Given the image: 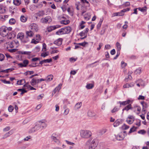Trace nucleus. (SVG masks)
<instances>
[{"instance_id": "1a4fd4ad", "label": "nucleus", "mask_w": 149, "mask_h": 149, "mask_svg": "<svg viewBox=\"0 0 149 149\" xmlns=\"http://www.w3.org/2000/svg\"><path fill=\"white\" fill-rule=\"evenodd\" d=\"M61 26L57 25L54 26H50L47 28V30L48 32H50L53 30H54L57 28H59Z\"/></svg>"}, {"instance_id": "8fccbe9b", "label": "nucleus", "mask_w": 149, "mask_h": 149, "mask_svg": "<svg viewBox=\"0 0 149 149\" xmlns=\"http://www.w3.org/2000/svg\"><path fill=\"white\" fill-rule=\"evenodd\" d=\"M69 109L67 108L65 109L64 112L63 114L65 115H67L69 113Z\"/></svg>"}, {"instance_id": "79ce46f5", "label": "nucleus", "mask_w": 149, "mask_h": 149, "mask_svg": "<svg viewBox=\"0 0 149 149\" xmlns=\"http://www.w3.org/2000/svg\"><path fill=\"white\" fill-rule=\"evenodd\" d=\"M15 23V20L13 18H11L9 21V23L10 24H14Z\"/></svg>"}, {"instance_id": "0eeeda50", "label": "nucleus", "mask_w": 149, "mask_h": 149, "mask_svg": "<svg viewBox=\"0 0 149 149\" xmlns=\"http://www.w3.org/2000/svg\"><path fill=\"white\" fill-rule=\"evenodd\" d=\"M29 28L30 30L34 32L37 31L38 30V26L36 24L34 23L31 24Z\"/></svg>"}, {"instance_id": "a18cd8bd", "label": "nucleus", "mask_w": 149, "mask_h": 149, "mask_svg": "<svg viewBox=\"0 0 149 149\" xmlns=\"http://www.w3.org/2000/svg\"><path fill=\"white\" fill-rule=\"evenodd\" d=\"M136 128L134 126L133 127L131 128L130 130V131L129 132V134L131 133L136 131Z\"/></svg>"}, {"instance_id": "864d4df0", "label": "nucleus", "mask_w": 149, "mask_h": 149, "mask_svg": "<svg viewBox=\"0 0 149 149\" xmlns=\"http://www.w3.org/2000/svg\"><path fill=\"white\" fill-rule=\"evenodd\" d=\"M14 107L11 105H10L8 107V110L9 112H11L13 110Z\"/></svg>"}, {"instance_id": "4c0bfd02", "label": "nucleus", "mask_w": 149, "mask_h": 149, "mask_svg": "<svg viewBox=\"0 0 149 149\" xmlns=\"http://www.w3.org/2000/svg\"><path fill=\"white\" fill-rule=\"evenodd\" d=\"M24 86L25 87H27L28 88H30V89L31 90H36V89L35 88H34L33 87L31 86L30 85H29L28 84V83H26V84H25Z\"/></svg>"}, {"instance_id": "ddd939ff", "label": "nucleus", "mask_w": 149, "mask_h": 149, "mask_svg": "<svg viewBox=\"0 0 149 149\" xmlns=\"http://www.w3.org/2000/svg\"><path fill=\"white\" fill-rule=\"evenodd\" d=\"M130 9L129 8H126L124 9L123 10H121L120 12H118V16H122L124 15V13L126 11H129Z\"/></svg>"}, {"instance_id": "e2e57ef3", "label": "nucleus", "mask_w": 149, "mask_h": 149, "mask_svg": "<svg viewBox=\"0 0 149 149\" xmlns=\"http://www.w3.org/2000/svg\"><path fill=\"white\" fill-rule=\"evenodd\" d=\"M65 141L66 143L68 145L72 146H73L74 145V143L69 141L67 140H65Z\"/></svg>"}, {"instance_id": "c03bdc74", "label": "nucleus", "mask_w": 149, "mask_h": 149, "mask_svg": "<svg viewBox=\"0 0 149 149\" xmlns=\"http://www.w3.org/2000/svg\"><path fill=\"white\" fill-rule=\"evenodd\" d=\"M4 55L1 53H0V61H3L5 58Z\"/></svg>"}, {"instance_id": "69168bd1", "label": "nucleus", "mask_w": 149, "mask_h": 149, "mask_svg": "<svg viewBox=\"0 0 149 149\" xmlns=\"http://www.w3.org/2000/svg\"><path fill=\"white\" fill-rule=\"evenodd\" d=\"M87 44V42H84L80 43L78 44V45H79L82 46H84L86 44Z\"/></svg>"}, {"instance_id": "412c9836", "label": "nucleus", "mask_w": 149, "mask_h": 149, "mask_svg": "<svg viewBox=\"0 0 149 149\" xmlns=\"http://www.w3.org/2000/svg\"><path fill=\"white\" fill-rule=\"evenodd\" d=\"M9 10L12 14L16 13L17 11V9L15 6H11L9 8Z\"/></svg>"}, {"instance_id": "603ef678", "label": "nucleus", "mask_w": 149, "mask_h": 149, "mask_svg": "<svg viewBox=\"0 0 149 149\" xmlns=\"http://www.w3.org/2000/svg\"><path fill=\"white\" fill-rule=\"evenodd\" d=\"M10 127L9 126H7L3 129V131L4 132H6L10 130Z\"/></svg>"}, {"instance_id": "052dcab7", "label": "nucleus", "mask_w": 149, "mask_h": 149, "mask_svg": "<svg viewBox=\"0 0 149 149\" xmlns=\"http://www.w3.org/2000/svg\"><path fill=\"white\" fill-rule=\"evenodd\" d=\"M43 48H42V50L43 51H46L47 49H46V45L45 43H43L42 44Z\"/></svg>"}, {"instance_id": "aec40b11", "label": "nucleus", "mask_w": 149, "mask_h": 149, "mask_svg": "<svg viewBox=\"0 0 149 149\" xmlns=\"http://www.w3.org/2000/svg\"><path fill=\"white\" fill-rule=\"evenodd\" d=\"M131 102V101L130 100H128L127 101L123 102L119 101L118 103L120 104V107L121 105L125 106L127 104H129Z\"/></svg>"}, {"instance_id": "9b49d317", "label": "nucleus", "mask_w": 149, "mask_h": 149, "mask_svg": "<svg viewBox=\"0 0 149 149\" xmlns=\"http://www.w3.org/2000/svg\"><path fill=\"white\" fill-rule=\"evenodd\" d=\"M134 111L138 115L141 110V108L139 106L136 105L134 106L133 108Z\"/></svg>"}, {"instance_id": "cd10ccee", "label": "nucleus", "mask_w": 149, "mask_h": 149, "mask_svg": "<svg viewBox=\"0 0 149 149\" xmlns=\"http://www.w3.org/2000/svg\"><path fill=\"white\" fill-rule=\"evenodd\" d=\"M27 19V17L24 15H22L20 17V19L21 21L23 22H25Z\"/></svg>"}, {"instance_id": "2f4dec72", "label": "nucleus", "mask_w": 149, "mask_h": 149, "mask_svg": "<svg viewBox=\"0 0 149 149\" xmlns=\"http://www.w3.org/2000/svg\"><path fill=\"white\" fill-rule=\"evenodd\" d=\"M25 82L24 79L18 80L17 81V84L19 85H23Z\"/></svg>"}, {"instance_id": "a878e982", "label": "nucleus", "mask_w": 149, "mask_h": 149, "mask_svg": "<svg viewBox=\"0 0 149 149\" xmlns=\"http://www.w3.org/2000/svg\"><path fill=\"white\" fill-rule=\"evenodd\" d=\"M61 18L63 19H64L62 20L61 21V23L62 24H67L69 23V21L68 20H67L64 18V17H62Z\"/></svg>"}, {"instance_id": "473e14b6", "label": "nucleus", "mask_w": 149, "mask_h": 149, "mask_svg": "<svg viewBox=\"0 0 149 149\" xmlns=\"http://www.w3.org/2000/svg\"><path fill=\"white\" fill-rule=\"evenodd\" d=\"M13 3L16 6H19L21 3V1L20 0H13Z\"/></svg>"}, {"instance_id": "bb28decb", "label": "nucleus", "mask_w": 149, "mask_h": 149, "mask_svg": "<svg viewBox=\"0 0 149 149\" xmlns=\"http://www.w3.org/2000/svg\"><path fill=\"white\" fill-rule=\"evenodd\" d=\"M7 35L8 38L10 39H12V38H14L15 36V35L14 34L13 32L8 33Z\"/></svg>"}, {"instance_id": "09e8293b", "label": "nucleus", "mask_w": 149, "mask_h": 149, "mask_svg": "<svg viewBox=\"0 0 149 149\" xmlns=\"http://www.w3.org/2000/svg\"><path fill=\"white\" fill-rule=\"evenodd\" d=\"M138 9L139 10L143 12H144L146 10V7H144L142 8H138Z\"/></svg>"}, {"instance_id": "dca6fc26", "label": "nucleus", "mask_w": 149, "mask_h": 149, "mask_svg": "<svg viewBox=\"0 0 149 149\" xmlns=\"http://www.w3.org/2000/svg\"><path fill=\"white\" fill-rule=\"evenodd\" d=\"M29 63V61L27 60H25L23 61V63H19L18 65L21 67H25Z\"/></svg>"}, {"instance_id": "5701e85b", "label": "nucleus", "mask_w": 149, "mask_h": 149, "mask_svg": "<svg viewBox=\"0 0 149 149\" xmlns=\"http://www.w3.org/2000/svg\"><path fill=\"white\" fill-rule=\"evenodd\" d=\"M13 133V131L10 130L8 132L6 133L3 136V139H4L9 137L10 135H11Z\"/></svg>"}, {"instance_id": "6e6d98bb", "label": "nucleus", "mask_w": 149, "mask_h": 149, "mask_svg": "<svg viewBox=\"0 0 149 149\" xmlns=\"http://www.w3.org/2000/svg\"><path fill=\"white\" fill-rule=\"evenodd\" d=\"M120 122L118 120H116L113 123V126L114 127H116L119 125Z\"/></svg>"}, {"instance_id": "f704fd0d", "label": "nucleus", "mask_w": 149, "mask_h": 149, "mask_svg": "<svg viewBox=\"0 0 149 149\" xmlns=\"http://www.w3.org/2000/svg\"><path fill=\"white\" fill-rule=\"evenodd\" d=\"M81 102H79L77 103L75 106V108L77 109H79L81 107Z\"/></svg>"}, {"instance_id": "4be33fe9", "label": "nucleus", "mask_w": 149, "mask_h": 149, "mask_svg": "<svg viewBox=\"0 0 149 149\" xmlns=\"http://www.w3.org/2000/svg\"><path fill=\"white\" fill-rule=\"evenodd\" d=\"M62 38H59L54 41V44L58 46L60 45L62 43Z\"/></svg>"}, {"instance_id": "6ab92c4d", "label": "nucleus", "mask_w": 149, "mask_h": 149, "mask_svg": "<svg viewBox=\"0 0 149 149\" xmlns=\"http://www.w3.org/2000/svg\"><path fill=\"white\" fill-rule=\"evenodd\" d=\"M62 84H60L58 86L56 87L55 89L53 91L52 94V95L55 94L56 92L57 91H59L61 89Z\"/></svg>"}, {"instance_id": "37998d69", "label": "nucleus", "mask_w": 149, "mask_h": 149, "mask_svg": "<svg viewBox=\"0 0 149 149\" xmlns=\"http://www.w3.org/2000/svg\"><path fill=\"white\" fill-rule=\"evenodd\" d=\"M39 17L42 16L44 15V12L43 11H39L36 14Z\"/></svg>"}, {"instance_id": "f03ea898", "label": "nucleus", "mask_w": 149, "mask_h": 149, "mask_svg": "<svg viewBox=\"0 0 149 149\" xmlns=\"http://www.w3.org/2000/svg\"><path fill=\"white\" fill-rule=\"evenodd\" d=\"M91 132L88 130H81L80 131V135L82 138L88 139L92 135Z\"/></svg>"}, {"instance_id": "ea45409f", "label": "nucleus", "mask_w": 149, "mask_h": 149, "mask_svg": "<svg viewBox=\"0 0 149 149\" xmlns=\"http://www.w3.org/2000/svg\"><path fill=\"white\" fill-rule=\"evenodd\" d=\"M116 46L118 49L117 51L120 52V51L121 49V45L119 43L117 42L116 43Z\"/></svg>"}, {"instance_id": "4468645a", "label": "nucleus", "mask_w": 149, "mask_h": 149, "mask_svg": "<svg viewBox=\"0 0 149 149\" xmlns=\"http://www.w3.org/2000/svg\"><path fill=\"white\" fill-rule=\"evenodd\" d=\"M39 83V79H36V78H33L30 81L31 85L34 86L36 85L37 83Z\"/></svg>"}, {"instance_id": "c9c22d12", "label": "nucleus", "mask_w": 149, "mask_h": 149, "mask_svg": "<svg viewBox=\"0 0 149 149\" xmlns=\"http://www.w3.org/2000/svg\"><path fill=\"white\" fill-rule=\"evenodd\" d=\"M34 127L36 131L39 130L40 129H41V127L38 123Z\"/></svg>"}, {"instance_id": "c85d7f7f", "label": "nucleus", "mask_w": 149, "mask_h": 149, "mask_svg": "<svg viewBox=\"0 0 149 149\" xmlns=\"http://www.w3.org/2000/svg\"><path fill=\"white\" fill-rule=\"evenodd\" d=\"M31 53V52L29 51H20L19 54H24L30 55Z\"/></svg>"}, {"instance_id": "bf43d9fd", "label": "nucleus", "mask_w": 149, "mask_h": 149, "mask_svg": "<svg viewBox=\"0 0 149 149\" xmlns=\"http://www.w3.org/2000/svg\"><path fill=\"white\" fill-rule=\"evenodd\" d=\"M146 131L144 130H141L139 131L138 132V133L139 134H144L146 133Z\"/></svg>"}, {"instance_id": "774afa93", "label": "nucleus", "mask_w": 149, "mask_h": 149, "mask_svg": "<svg viewBox=\"0 0 149 149\" xmlns=\"http://www.w3.org/2000/svg\"><path fill=\"white\" fill-rule=\"evenodd\" d=\"M138 99L139 100H144L145 99V97L143 95H140L139 97L138 98Z\"/></svg>"}, {"instance_id": "3c124183", "label": "nucleus", "mask_w": 149, "mask_h": 149, "mask_svg": "<svg viewBox=\"0 0 149 149\" xmlns=\"http://www.w3.org/2000/svg\"><path fill=\"white\" fill-rule=\"evenodd\" d=\"M129 128V126L126 125L125 124H124L122 126V128L123 130H127Z\"/></svg>"}, {"instance_id": "72a5a7b5", "label": "nucleus", "mask_w": 149, "mask_h": 149, "mask_svg": "<svg viewBox=\"0 0 149 149\" xmlns=\"http://www.w3.org/2000/svg\"><path fill=\"white\" fill-rule=\"evenodd\" d=\"M53 78V76L52 74H50L48 75L46 79V81H50L52 80Z\"/></svg>"}, {"instance_id": "7c9ffc66", "label": "nucleus", "mask_w": 149, "mask_h": 149, "mask_svg": "<svg viewBox=\"0 0 149 149\" xmlns=\"http://www.w3.org/2000/svg\"><path fill=\"white\" fill-rule=\"evenodd\" d=\"M94 84H88L86 86V88L88 89H92L94 87Z\"/></svg>"}, {"instance_id": "393cba45", "label": "nucleus", "mask_w": 149, "mask_h": 149, "mask_svg": "<svg viewBox=\"0 0 149 149\" xmlns=\"http://www.w3.org/2000/svg\"><path fill=\"white\" fill-rule=\"evenodd\" d=\"M132 105L131 104H129L127 106H126L124 109H123V111L124 110H126V111H128L129 109H132Z\"/></svg>"}, {"instance_id": "0e129e2a", "label": "nucleus", "mask_w": 149, "mask_h": 149, "mask_svg": "<svg viewBox=\"0 0 149 149\" xmlns=\"http://www.w3.org/2000/svg\"><path fill=\"white\" fill-rule=\"evenodd\" d=\"M118 109V108L117 107H116L114 108L111 111V112L112 113H114L115 112L117 111Z\"/></svg>"}, {"instance_id": "4d7b16f0", "label": "nucleus", "mask_w": 149, "mask_h": 149, "mask_svg": "<svg viewBox=\"0 0 149 149\" xmlns=\"http://www.w3.org/2000/svg\"><path fill=\"white\" fill-rule=\"evenodd\" d=\"M52 59L50 58L49 59H47L43 60V62L44 63H50L52 61Z\"/></svg>"}, {"instance_id": "6e6552de", "label": "nucleus", "mask_w": 149, "mask_h": 149, "mask_svg": "<svg viewBox=\"0 0 149 149\" xmlns=\"http://www.w3.org/2000/svg\"><path fill=\"white\" fill-rule=\"evenodd\" d=\"M47 121L45 120H42L38 122V123L41 128V130L45 128L47 126Z\"/></svg>"}, {"instance_id": "5fc2aeb1", "label": "nucleus", "mask_w": 149, "mask_h": 149, "mask_svg": "<svg viewBox=\"0 0 149 149\" xmlns=\"http://www.w3.org/2000/svg\"><path fill=\"white\" fill-rule=\"evenodd\" d=\"M121 67L122 68H124L127 65V64L124 62L123 61H122L121 62Z\"/></svg>"}, {"instance_id": "7ed1b4c3", "label": "nucleus", "mask_w": 149, "mask_h": 149, "mask_svg": "<svg viewBox=\"0 0 149 149\" xmlns=\"http://www.w3.org/2000/svg\"><path fill=\"white\" fill-rule=\"evenodd\" d=\"M85 145L88 147V149H95L97 146L95 143V140L93 139L92 141L88 140L86 143Z\"/></svg>"}, {"instance_id": "f257e3e1", "label": "nucleus", "mask_w": 149, "mask_h": 149, "mask_svg": "<svg viewBox=\"0 0 149 149\" xmlns=\"http://www.w3.org/2000/svg\"><path fill=\"white\" fill-rule=\"evenodd\" d=\"M72 30L70 26H67L61 28L56 33V34L60 35H61L69 33Z\"/></svg>"}, {"instance_id": "f8f14e48", "label": "nucleus", "mask_w": 149, "mask_h": 149, "mask_svg": "<svg viewBox=\"0 0 149 149\" xmlns=\"http://www.w3.org/2000/svg\"><path fill=\"white\" fill-rule=\"evenodd\" d=\"M15 42V41L6 42V43L5 44V46H6V48L7 49H8V48H13L14 47V45Z\"/></svg>"}, {"instance_id": "a211bd4d", "label": "nucleus", "mask_w": 149, "mask_h": 149, "mask_svg": "<svg viewBox=\"0 0 149 149\" xmlns=\"http://www.w3.org/2000/svg\"><path fill=\"white\" fill-rule=\"evenodd\" d=\"M123 133H121L116 136V139L118 140H121L123 139L125 136L124 135H123Z\"/></svg>"}, {"instance_id": "58836bf2", "label": "nucleus", "mask_w": 149, "mask_h": 149, "mask_svg": "<svg viewBox=\"0 0 149 149\" xmlns=\"http://www.w3.org/2000/svg\"><path fill=\"white\" fill-rule=\"evenodd\" d=\"M84 19L86 20H89L90 18V16L89 15V14L88 13L87 14H86L84 16Z\"/></svg>"}, {"instance_id": "de8ad7c7", "label": "nucleus", "mask_w": 149, "mask_h": 149, "mask_svg": "<svg viewBox=\"0 0 149 149\" xmlns=\"http://www.w3.org/2000/svg\"><path fill=\"white\" fill-rule=\"evenodd\" d=\"M49 53L47 52H43L41 54V56L44 57H45L47 56L48 55Z\"/></svg>"}, {"instance_id": "423d86ee", "label": "nucleus", "mask_w": 149, "mask_h": 149, "mask_svg": "<svg viewBox=\"0 0 149 149\" xmlns=\"http://www.w3.org/2000/svg\"><path fill=\"white\" fill-rule=\"evenodd\" d=\"M17 38L19 39L22 42L26 43L28 41V39H26V37H25L24 34L22 33H18L17 36Z\"/></svg>"}, {"instance_id": "f3484780", "label": "nucleus", "mask_w": 149, "mask_h": 149, "mask_svg": "<svg viewBox=\"0 0 149 149\" xmlns=\"http://www.w3.org/2000/svg\"><path fill=\"white\" fill-rule=\"evenodd\" d=\"M89 30V29L88 28H86L85 30L81 32L80 33H79V35L81 36H86L87 33L88 32V31Z\"/></svg>"}, {"instance_id": "49530a36", "label": "nucleus", "mask_w": 149, "mask_h": 149, "mask_svg": "<svg viewBox=\"0 0 149 149\" xmlns=\"http://www.w3.org/2000/svg\"><path fill=\"white\" fill-rule=\"evenodd\" d=\"M141 72V69L140 68H139L136 69L135 71V73L136 74H139Z\"/></svg>"}, {"instance_id": "e433bc0d", "label": "nucleus", "mask_w": 149, "mask_h": 149, "mask_svg": "<svg viewBox=\"0 0 149 149\" xmlns=\"http://www.w3.org/2000/svg\"><path fill=\"white\" fill-rule=\"evenodd\" d=\"M141 103L143 106L142 110L144 111H145V110L144 109L147 107V104L144 102H142Z\"/></svg>"}, {"instance_id": "20e7f679", "label": "nucleus", "mask_w": 149, "mask_h": 149, "mask_svg": "<svg viewBox=\"0 0 149 149\" xmlns=\"http://www.w3.org/2000/svg\"><path fill=\"white\" fill-rule=\"evenodd\" d=\"M8 33V28L2 26L0 29V34L3 37L6 36Z\"/></svg>"}, {"instance_id": "a19ab883", "label": "nucleus", "mask_w": 149, "mask_h": 149, "mask_svg": "<svg viewBox=\"0 0 149 149\" xmlns=\"http://www.w3.org/2000/svg\"><path fill=\"white\" fill-rule=\"evenodd\" d=\"M107 131V130L105 129H102L100 131L99 134L100 135H102L105 133Z\"/></svg>"}, {"instance_id": "9d476101", "label": "nucleus", "mask_w": 149, "mask_h": 149, "mask_svg": "<svg viewBox=\"0 0 149 149\" xmlns=\"http://www.w3.org/2000/svg\"><path fill=\"white\" fill-rule=\"evenodd\" d=\"M134 120V118L133 116L130 115L127 118L126 121L129 124L132 123Z\"/></svg>"}, {"instance_id": "13d9d810", "label": "nucleus", "mask_w": 149, "mask_h": 149, "mask_svg": "<svg viewBox=\"0 0 149 149\" xmlns=\"http://www.w3.org/2000/svg\"><path fill=\"white\" fill-rule=\"evenodd\" d=\"M36 131L35 130V129L34 128V127H33L31 129L29 130V132L30 133H33Z\"/></svg>"}, {"instance_id": "2eb2a0df", "label": "nucleus", "mask_w": 149, "mask_h": 149, "mask_svg": "<svg viewBox=\"0 0 149 149\" xmlns=\"http://www.w3.org/2000/svg\"><path fill=\"white\" fill-rule=\"evenodd\" d=\"M34 32L30 30L29 31H26V34L27 35V36L26 37V39H27L28 37H32L34 35Z\"/></svg>"}, {"instance_id": "338daca9", "label": "nucleus", "mask_w": 149, "mask_h": 149, "mask_svg": "<svg viewBox=\"0 0 149 149\" xmlns=\"http://www.w3.org/2000/svg\"><path fill=\"white\" fill-rule=\"evenodd\" d=\"M8 51L10 52L13 53L17 51V49H8Z\"/></svg>"}, {"instance_id": "680f3d73", "label": "nucleus", "mask_w": 149, "mask_h": 149, "mask_svg": "<svg viewBox=\"0 0 149 149\" xmlns=\"http://www.w3.org/2000/svg\"><path fill=\"white\" fill-rule=\"evenodd\" d=\"M44 96V95L43 94H41L39 95L37 97V99L38 100H39L41 99H42L43 96Z\"/></svg>"}, {"instance_id": "b1692460", "label": "nucleus", "mask_w": 149, "mask_h": 149, "mask_svg": "<svg viewBox=\"0 0 149 149\" xmlns=\"http://www.w3.org/2000/svg\"><path fill=\"white\" fill-rule=\"evenodd\" d=\"M88 115L89 117H92L95 116L96 114L94 111L89 110L88 112Z\"/></svg>"}, {"instance_id": "39448f33", "label": "nucleus", "mask_w": 149, "mask_h": 149, "mask_svg": "<svg viewBox=\"0 0 149 149\" xmlns=\"http://www.w3.org/2000/svg\"><path fill=\"white\" fill-rule=\"evenodd\" d=\"M52 19L50 17L47 16L45 17L42 18L40 20V22L44 24H49L52 21Z\"/></svg>"}, {"instance_id": "c756f323", "label": "nucleus", "mask_w": 149, "mask_h": 149, "mask_svg": "<svg viewBox=\"0 0 149 149\" xmlns=\"http://www.w3.org/2000/svg\"><path fill=\"white\" fill-rule=\"evenodd\" d=\"M51 138L53 141L57 143L58 144V145L60 144L59 141L58 139H57L56 137L52 136Z\"/></svg>"}]
</instances>
